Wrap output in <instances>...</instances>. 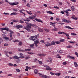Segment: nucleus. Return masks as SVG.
<instances>
[{
    "instance_id": "28",
    "label": "nucleus",
    "mask_w": 78,
    "mask_h": 78,
    "mask_svg": "<svg viewBox=\"0 0 78 78\" xmlns=\"http://www.w3.org/2000/svg\"><path fill=\"white\" fill-rule=\"evenodd\" d=\"M38 30L40 32H43L44 31L41 28H38Z\"/></svg>"
},
{
    "instance_id": "41",
    "label": "nucleus",
    "mask_w": 78,
    "mask_h": 78,
    "mask_svg": "<svg viewBox=\"0 0 78 78\" xmlns=\"http://www.w3.org/2000/svg\"><path fill=\"white\" fill-rule=\"evenodd\" d=\"M25 51H30L31 50V49H25Z\"/></svg>"
},
{
    "instance_id": "32",
    "label": "nucleus",
    "mask_w": 78,
    "mask_h": 78,
    "mask_svg": "<svg viewBox=\"0 0 78 78\" xmlns=\"http://www.w3.org/2000/svg\"><path fill=\"white\" fill-rule=\"evenodd\" d=\"M64 34H65V36H66L67 37H70L69 34H67L64 32Z\"/></svg>"
},
{
    "instance_id": "1",
    "label": "nucleus",
    "mask_w": 78,
    "mask_h": 78,
    "mask_svg": "<svg viewBox=\"0 0 78 78\" xmlns=\"http://www.w3.org/2000/svg\"><path fill=\"white\" fill-rule=\"evenodd\" d=\"M39 37V34H38L37 35H36L34 36H31L30 37V39L33 41H34V44H39V39H37L36 41L35 40L36 39H37V38Z\"/></svg>"
},
{
    "instance_id": "27",
    "label": "nucleus",
    "mask_w": 78,
    "mask_h": 78,
    "mask_svg": "<svg viewBox=\"0 0 78 78\" xmlns=\"http://www.w3.org/2000/svg\"><path fill=\"white\" fill-rule=\"evenodd\" d=\"M64 32L61 31H59L58 32V33L59 34H64Z\"/></svg>"
},
{
    "instance_id": "9",
    "label": "nucleus",
    "mask_w": 78,
    "mask_h": 78,
    "mask_svg": "<svg viewBox=\"0 0 78 78\" xmlns=\"http://www.w3.org/2000/svg\"><path fill=\"white\" fill-rule=\"evenodd\" d=\"M14 27L15 28H17V29H19V28H21L23 27L22 26H21L20 25H16V26H14Z\"/></svg>"
},
{
    "instance_id": "33",
    "label": "nucleus",
    "mask_w": 78,
    "mask_h": 78,
    "mask_svg": "<svg viewBox=\"0 0 78 78\" xmlns=\"http://www.w3.org/2000/svg\"><path fill=\"white\" fill-rule=\"evenodd\" d=\"M37 72H38V70L37 69H35L34 70L35 73H38Z\"/></svg>"
},
{
    "instance_id": "17",
    "label": "nucleus",
    "mask_w": 78,
    "mask_h": 78,
    "mask_svg": "<svg viewBox=\"0 0 78 78\" xmlns=\"http://www.w3.org/2000/svg\"><path fill=\"white\" fill-rule=\"evenodd\" d=\"M13 58L14 59H19L20 58L17 56H15L13 57Z\"/></svg>"
},
{
    "instance_id": "18",
    "label": "nucleus",
    "mask_w": 78,
    "mask_h": 78,
    "mask_svg": "<svg viewBox=\"0 0 78 78\" xmlns=\"http://www.w3.org/2000/svg\"><path fill=\"white\" fill-rule=\"evenodd\" d=\"M55 22H54V23H52V22H50V25H52V26H53V27H54L55 28V23H54Z\"/></svg>"
},
{
    "instance_id": "55",
    "label": "nucleus",
    "mask_w": 78,
    "mask_h": 78,
    "mask_svg": "<svg viewBox=\"0 0 78 78\" xmlns=\"http://www.w3.org/2000/svg\"><path fill=\"white\" fill-rule=\"evenodd\" d=\"M55 43L56 44H59L60 43L58 41H55Z\"/></svg>"
},
{
    "instance_id": "50",
    "label": "nucleus",
    "mask_w": 78,
    "mask_h": 78,
    "mask_svg": "<svg viewBox=\"0 0 78 78\" xmlns=\"http://www.w3.org/2000/svg\"><path fill=\"white\" fill-rule=\"evenodd\" d=\"M9 65L10 66H13V64L11 63H9Z\"/></svg>"
},
{
    "instance_id": "53",
    "label": "nucleus",
    "mask_w": 78,
    "mask_h": 78,
    "mask_svg": "<svg viewBox=\"0 0 78 78\" xmlns=\"http://www.w3.org/2000/svg\"><path fill=\"white\" fill-rule=\"evenodd\" d=\"M34 46V44H31L30 45V47H33Z\"/></svg>"
},
{
    "instance_id": "62",
    "label": "nucleus",
    "mask_w": 78,
    "mask_h": 78,
    "mask_svg": "<svg viewBox=\"0 0 78 78\" xmlns=\"http://www.w3.org/2000/svg\"><path fill=\"white\" fill-rule=\"evenodd\" d=\"M20 58H25V56H20V57H19Z\"/></svg>"
},
{
    "instance_id": "52",
    "label": "nucleus",
    "mask_w": 78,
    "mask_h": 78,
    "mask_svg": "<svg viewBox=\"0 0 78 78\" xmlns=\"http://www.w3.org/2000/svg\"><path fill=\"white\" fill-rule=\"evenodd\" d=\"M4 39H6V40L9 39V38L8 37H4Z\"/></svg>"
},
{
    "instance_id": "60",
    "label": "nucleus",
    "mask_w": 78,
    "mask_h": 78,
    "mask_svg": "<svg viewBox=\"0 0 78 78\" xmlns=\"http://www.w3.org/2000/svg\"><path fill=\"white\" fill-rule=\"evenodd\" d=\"M62 64L63 65H66L67 64V63L66 62H63L62 63Z\"/></svg>"
},
{
    "instance_id": "35",
    "label": "nucleus",
    "mask_w": 78,
    "mask_h": 78,
    "mask_svg": "<svg viewBox=\"0 0 78 78\" xmlns=\"http://www.w3.org/2000/svg\"><path fill=\"white\" fill-rule=\"evenodd\" d=\"M65 22H66V23H70L71 22L69 20H66V21Z\"/></svg>"
},
{
    "instance_id": "23",
    "label": "nucleus",
    "mask_w": 78,
    "mask_h": 78,
    "mask_svg": "<svg viewBox=\"0 0 78 78\" xmlns=\"http://www.w3.org/2000/svg\"><path fill=\"white\" fill-rule=\"evenodd\" d=\"M26 11L28 14H29V15H31V14H32V13H31V11H28L27 10H26Z\"/></svg>"
},
{
    "instance_id": "30",
    "label": "nucleus",
    "mask_w": 78,
    "mask_h": 78,
    "mask_svg": "<svg viewBox=\"0 0 78 78\" xmlns=\"http://www.w3.org/2000/svg\"><path fill=\"white\" fill-rule=\"evenodd\" d=\"M19 45H18V47H21V45H22V42H19Z\"/></svg>"
},
{
    "instance_id": "54",
    "label": "nucleus",
    "mask_w": 78,
    "mask_h": 78,
    "mask_svg": "<svg viewBox=\"0 0 78 78\" xmlns=\"http://www.w3.org/2000/svg\"><path fill=\"white\" fill-rule=\"evenodd\" d=\"M39 63V64H42V62L41 61H38Z\"/></svg>"
},
{
    "instance_id": "14",
    "label": "nucleus",
    "mask_w": 78,
    "mask_h": 78,
    "mask_svg": "<svg viewBox=\"0 0 78 78\" xmlns=\"http://www.w3.org/2000/svg\"><path fill=\"white\" fill-rule=\"evenodd\" d=\"M45 46L46 47H49L51 46V44L49 43V42H46V44H45Z\"/></svg>"
},
{
    "instance_id": "40",
    "label": "nucleus",
    "mask_w": 78,
    "mask_h": 78,
    "mask_svg": "<svg viewBox=\"0 0 78 78\" xmlns=\"http://www.w3.org/2000/svg\"><path fill=\"white\" fill-rule=\"evenodd\" d=\"M19 11L20 12V13H22V14L23 13V12H22V11H23V10L22 9L19 10Z\"/></svg>"
},
{
    "instance_id": "26",
    "label": "nucleus",
    "mask_w": 78,
    "mask_h": 78,
    "mask_svg": "<svg viewBox=\"0 0 78 78\" xmlns=\"http://www.w3.org/2000/svg\"><path fill=\"white\" fill-rule=\"evenodd\" d=\"M50 44L51 45H55V43L54 41H52Z\"/></svg>"
},
{
    "instance_id": "16",
    "label": "nucleus",
    "mask_w": 78,
    "mask_h": 78,
    "mask_svg": "<svg viewBox=\"0 0 78 78\" xmlns=\"http://www.w3.org/2000/svg\"><path fill=\"white\" fill-rule=\"evenodd\" d=\"M46 70H52V68L49 67L48 66L46 68Z\"/></svg>"
},
{
    "instance_id": "63",
    "label": "nucleus",
    "mask_w": 78,
    "mask_h": 78,
    "mask_svg": "<svg viewBox=\"0 0 78 78\" xmlns=\"http://www.w3.org/2000/svg\"><path fill=\"white\" fill-rule=\"evenodd\" d=\"M27 7H30V4L28 3L27 4Z\"/></svg>"
},
{
    "instance_id": "31",
    "label": "nucleus",
    "mask_w": 78,
    "mask_h": 78,
    "mask_svg": "<svg viewBox=\"0 0 78 78\" xmlns=\"http://www.w3.org/2000/svg\"><path fill=\"white\" fill-rule=\"evenodd\" d=\"M74 65L75 67H78V64H77V63H76V62H74Z\"/></svg>"
},
{
    "instance_id": "59",
    "label": "nucleus",
    "mask_w": 78,
    "mask_h": 78,
    "mask_svg": "<svg viewBox=\"0 0 78 78\" xmlns=\"http://www.w3.org/2000/svg\"><path fill=\"white\" fill-rule=\"evenodd\" d=\"M16 72H20V69H16Z\"/></svg>"
},
{
    "instance_id": "6",
    "label": "nucleus",
    "mask_w": 78,
    "mask_h": 78,
    "mask_svg": "<svg viewBox=\"0 0 78 78\" xmlns=\"http://www.w3.org/2000/svg\"><path fill=\"white\" fill-rule=\"evenodd\" d=\"M8 3H9V5H12V6H14V5H19V3L18 2H15L13 3H9V2H8Z\"/></svg>"
},
{
    "instance_id": "5",
    "label": "nucleus",
    "mask_w": 78,
    "mask_h": 78,
    "mask_svg": "<svg viewBox=\"0 0 78 78\" xmlns=\"http://www.w3.org/2000/svg\"><path fill=\"white\" fill-rule=\"evenodd\" d=\"M9 31L10 33L9 34L10 36V40H12V35L14 34V32L12 30H9Z\"/></svg>"
},
{
    "instance_id": "46",
    "label": "nucleus",
    "mask_w": 78,
    "mask_h": 78,
    "mask_svg": "<svg viewBox=\"0 0 78 78\" xmlns=\"http://www.w3.org/2000/svg\"><path fill=\"white\" fill-rule=\"evenodd\" d=\"M71 9H72V10L73 11H74V9H75V8L74 7V6H72L71 7Z\"/></svg>"
},
{
    "instance_id": "61",
    "label": "nucleus",
    "mask_w": 78,
    "mask_h": 78,
    "mask_svg": "<svg viewBox=\"0 0 78 78\" xmlns=\"http://www.w3.org/2000/svg\"><path fill=\"white\" fill-rule=\"evenodd\" d=\"M70 43H71V44H75V42L73 41H69Z\"/></svg>"
},
{
    "instance_id": "34",
    "label": "nucleus",
    "mask_w": 78,
    "mask_h": 78,
    "mask_svg": "<svg viewBox=\"0 0 78 78\" xmlns=\"http://www.w3.org/2000/svg\"><path fill=\"white\" fill-rule=\"evenodd\" d=\"M36 15L35 14L34 15V16H32V17L33 18V19H34V20H35V19H36Z\"/></svg>"
},
{
    "instance_id": "44",
    "label": "nucleus",
    "mask_w": 78,
    "mask_h": 78,
    "mask_svg": "<svg viewBox=\"0 0 78 78\" xmlns=\"http://www.w3.org/2000/svg\"><path fill=\"white\" fill-rule=\"evenodd\" d=\"M67 48H72V46L71 45H69L68 46H67Z\"/></svg>"
},
{
    "instance_id": "12",
    "label": "nucleus",
    "mask_w": 78,
    "mask_h": 78,
    "mask_svg": "<svg viewBox=\"0 0 78 78\" xmlns=\"http://www.w3.org/2000/svg\"><path fill=\"white\" fill-rule=\"evenodd\" d=\"M2 30H6L7 31H9V28L8 27H5L1 28Z\"/></svg>"
},
{
    "instance_id": "7",
    "label": "nucleus",
    "mask_w": 78,
    "mask_h": 78,
    "mask_svg": "<svg viewBox=\"0 0 78 78\" xmlns=\"http://www.w3.org/2000/svg\"><path fill=\"white\" fill-rule=\"evenodd\" d=\"M39 76H40V77H42V78H48V76H47V75H42L41 73H39Z\"/></svg>"
},
{
    "instance_id": "38",
    "label": "nucleus",
    "mask_w": 78,
    "mask_h": 78,
    "mask_svg": "<svg viewBox=\"0 0 78 78\" xmlns=\"http://www.w3.org/2000/svg\"><path fill=\"white\" fill-rule=\"evenodd\" d=\"M66 19L65 18H63L62 20V22H66Z\"/></svg>"
},
{
    "instance_id": "15",
    "label": "nucleus",
    "mask_w": 78,
    "mask_h": 78,
    "mask_svg": "<svg viewBox=\"0 0 78 78\" xmlns=\"http://www.w3.org/2000/svg\"><path fill=\"white\" fill-rule=\"evenodd\" d=\"M35 20H36L37 21V22H41V23H42L43 22H42V21L40 19H38L37 18H35Z\"/></svg>"
},
{
    "instance_id": "43",
    "label": "nucleus",
    "mask_w": 78,
    "mask_h": 78,
    "mask_svg": "<svg viewBox=\"0 0 78 78\" xmlns=\"http://www.w3.org/2000/svg\"><path fill=\"white\" fill-rule=\"evenodd\" d=\"M71 34L72 35V36H76V34L74 33H72Z\"/></svg>"
},
{
    "instance_id": "58",
    "label": "nucleus",
    "mask_w": 78,
    "mask_h": 78,
    "mask_svg": "<svg viewBox=\"0 0 78 78\" xmlns=\"http://www.w3.org/2000/svg\"><path fill=\"white\" fill-rule=\"evenodd\" d=\"M4 14H5V15H7V16H8V15H9V14L8 13H5V12H4Z\"/></svg>"
},
{
    "instance_id": "64",
    "label": "nucleus",
    "mask_w": 78,
    "mask_h": 78,
    "mask_svg": "<svg viewBox=\"0 0 78 78\" xmlns=\"http://www.w3.org/2000/svg\"><path fill=\"white\" fill-rule=\"evenodd\" d=\"M43 6L45 7H47V4H44Z\"/></svg>"
},
{
    "instance_id": "39",
    "label": "nucleus",
    "mask_w": 78,
    "mask_h": 78,
    "mask_svg": "<svg viewBox=\"0 0 78 78\" xmlns=\"http://www.w3.org/2000/svg\"><path fill=\"white\" fill-rule=\"evenodd\" d=\"M12 22H17V20H11Z\"/></svg>"
},
{
    "instance_id": "57",
    "label": "nucleus",
    "mask_w": 78,
    "mask_h": 78,
    "mask_svg": "<svg viewBox=\"0 0 78 78\" xmlns=\"http://www.w3.org/2000/svg\"><path fill=\"white\" fill-rule=\"evenodd\" d=\"M58 4H59V5H62V2H58Z\"/></svg>"
},
{
    "instance_id": "47",
    "label": "nucleus",
    "mask_w": 78,
    "mask_h": 78,
    "mask_svg": "<svg viewBox=\"0 0 78 78\" xmlns=\"http://www.w3.org/2000/svg\"><path fill=\"white\" fill-rule=\"evenodd\" d=\"M60 42H63L64 41V39H61L60 40Z\"/></svg>"
},
{
    "instance_id": "13",
    "label": "nucleus",
    "mask_w": 78,
    "mask_h": 78,
    "mask_svg": "<svg viewBox=\"0 0 78 78\" xmlns=\"http://www.w3.org/2000/svg\"><path fill=\"white\" fill-rule=\"evenodd\" d=\"M24 29L25 30H27V31L28 32H31L32 31V32H34V31L33 30H31L30 29L27 28H24Z\"/></svg>"
},
{
    "instance_id": "21",
    "label": "nucleus",
    "mask_w": 78,
    "mask_h": 78,
    "mask_svg": "<svg viewBox=\"0 0 78 78\" xmlns=\"http://www.w3.org/2000/svg\"><path fill=\"white\" fill-rule=\"evenodd\" d=\"M71 19H75V20H77V18L75 16V15H73L71 17Z\"/></svg>"
},
{
    "instance_id": "37",
    "label": "nucleus",
    "mask_w": 78,
    "mask_h": 78,
    "mask_svg": "<svg viewBox=\"0 0 78 78\" xmlns=\"http://www.w3.org/2000/svg\"><path fill=\"white\" fill-rule=\"evenodd\" d=\"M12 9L14 11H15V12H17L18 11L17 9L14 8Z\"/></svg>"
},
{
    "instance_id": "48",
    "label": "nucleus",
    "mask_w": 78,
    "mask_h": 78,
    "mask_svg": "<svg viewBox=\"0 0 78 78\" xmlns=\"http://www.w3.org/2000/svg\"><path fill=\"white\" fill-rule=\"evenodd\" d=\"M20 22L21 23H24V22L22 20H20Z\"/></svg>"
},
{
    "instance_id": "19",
    "label": "nucleus",
    "mask_w": 78,
    "mask_h": 78,
    "mask_svg": "<svg viewBox=\"0 0 78 78\" xmlns=\"http://www.w3.org/2000/svg\"><path fill=\"white\" fill-rule=\"evenodd\" d=\"M55 22H54V23H52V22H50V25H52V26H53V27H54L55 28V23H54Z\"/></svg>"
},
{
    "instance_id": "10",
    "label": "nucleus",
    "mask_w": 78,
    "mask_h": 78,
    "mask_svg": "<svg viewBox=\"0 0 78 78\" xmlns=\"http://www.w3.org/2000/svg\"><path fill=\"white\" fill-rule=\"evenodd\" d=\"M48 59H49V60L47 59L46 60L47 62H51V63L52 62V61H53V59L51 58V57H48Z\"/></svg>"
},
{
    "instance_id": "29",
    "label": "nucleus",
    "mask_w": 78,
    "mask_h": 78,
    "mask_svg": "<svg viewBox=\"0 0 78 78\" xmlns=\"http://www.w3.org/2000/svg\"><path fill=\"white\" fill-rule=\"evenodd\" d=\"M52 31H57L58 30V28L55 27V28L53 29H52Z\"/></svg>"
},
{
    "instance_id": "51",
    "label": "nucleus",
    "mask_w": 78,
    "mask_h": 78,
    "mask_svg": "<svg viewBox=\"0 0 78 78\" xmlns=\"http://www.w3.org/2000/svg\"><path fill=\"white\" fill-rule=\"evenodd\" d=\"M27 53L29 55H30V54H31V55H33V54H34V53H32V52H27Z\"/></svg>"
},
{
    "instance_id": "25",
    "label": "nucleus",
    "mask_w": 78,
    "mask_h": 78,
    "mask_svg": "<svg viewBox=\"0 0 78 78\" xmlns=\"http://www.w3.org/2000/svg\"><path fill=\"white\" fill-rule=\"evenodd\" d=\"M65 28H68V29H71V30H73V28H72L70 27L69 26H65Z\"/></svg>"
},
{
    "instance_id": "4",
    "label": "nucleus",
    "mask_w": 78,
    "mask_h": 78,
    "mask_svg": "<svg viewBox=\"0 0 78 78\" xmlns=\"http://www.w3.org/2000/svg\"><path fill=\"white\" fill-rule=\"evenodd\" d=\"M50 74H51V75H56V76H59L61 75V73H54L52 72H50Z\"/></svg>"
},
{
    "instance_id": "8",
    "label": "nucleus",
    "mask_w": 78,
    "mask_h": 78,
    "mask_svg": "<svg viewBox=\"0 0 78 78\" xmlns=\"http://www.w3.org/2000/svg\"><path fill=\"white\" fill-rule=\"evenodd\" d=\"M68 11H71V10H70V9H68L64 11V12H66V14L67 16H69Z\"/></svg>"
},
{
    "instance_id": "20",
    "label": "nucleus",
    "mask_w": 78,
    "mask_h": 78,
    "mask_svg": "<svg viewBox=\"0 0 78 78\" xmlns=\"http://www.w3.org/2000/svg\"><path fill=\"white\" fill-rule=\"evenodd\" d=\"M68 58L70 59H75V58L74 57H72L70 55L68 56Z\"/></svg>"
},
{
    "instance_id": "45",
    "label": "nucleus",
    "mask_w": 78,
    "mask_h": 78,
    "mask_svg": "<svg viewBox=\"0 0 78 78\" xmlns=\"http://www.w3.org/2000/svg\"><path fill=\"white\" fill-rule=\"evenodd\" d=\"M59 53L60 54L63 53V51L61 50H60L59 51Z\"/></svg>"
},
{
    "instance_id": "11",
    "label": "nucleus",
    "mask_w": 78,
    "mask_h": 78,
    "mask_svg": "<svg viewBox=\"0 0 78 78\" xmlns=\"http://www.w3.org/2000/svg\"><path fill=\"white\" fill-rule=\"evenodd\" d=\"M37 55L38 56H40V57L41 56H45L46 55V54H37Z\"/></svg>"
},
{
    "instance_id": "2",
    "label": "nucleus",
    "mask_w": 78,
    "mask_h": 78,
    "mask_svg": "<svg viewBox=\"0 0 78 78\" xmlns=\"http://www.w3.org/2000/svg\"><path fill=\"white\" fill-rule=\"evenodd\" d=\"M29 18H27L26 19V20L22 19V20H24V21H25V22H30V19H32L34 21V22H35V20H33V16H30L29 17Z\"/></svg>"
},
{
    "instance_id": "3",
    "label": "nucleus",
    "mask_w": 78,
    "mask_h": 78,
    "mask_svg": "<svg viewBox=\"0 0 78 78\" xmlns=\"http://www.w3.org/2000/svg\"><path fill=\"white\" fill-rule=\"evenodd\" d=\"M31 26L32 27H34L35 26V25L32 24L31 23H30L29 24L26 26V27H25L24 28H27L31 29Z\"/></svg>"
},
{
    "instance_id": "36",
    "label": "nucleus",
    "mask_w": 78,
    "mask_h": 78,
    "mask_svg": "<svg viewBox=\"0 0 78 78\" xmlns=\"http://www.w3.org/2000/svg\"><path fill=\"white\" fill-rule=\"evenodd\" d=\"M44 30L47 32H49L50 31V30L48 29H44Z\"/></svg>"
},
{
    "instance_id": "24",
    "label": "nucleus",
    "mask_w": 78,
    "mask_h": 78,
    "mask_svg": "<svg viewBox=\"0 0 78 78\" xmlns=\"http://www.w3.org/2000/svg\"><path fill=\"white\" fill-rule=\"evenodd\" d=\"M39 60H38L37 59L35 58L34 60V62H39Z\"/></svg>"
},
{
    "instance_id": "22",
    "label": "nucleus",
    "mask_w": 78,
    "mask_h": 78,
    "mask_svg": "<svg viewBox=\"0 0 78 78\" xmlns=\"http://www.w3.org/2000/svg\"><path fill=\"white\" fill-rule=\"evenodd\" d=\"M47 14H55V13L51 12V11H48L47 12Z\"/></svg>"
},
{
    "instance_id": "49",
    "label": "nucleus",
    "mask_w": 78,
    "mask_h": 78,
    "mask_svg": "<svg viewBox=\"0 0 78 78\" xmlns=\"http://www.w3.org/2000/svg\"><path fill=\"white\" fill-rule=\"evenodd\" d=\"M30 56H27L25 57V59H30Z\"/></svg>"
},
{
    "instance_id": "42",
    "label": "nucleus",
    "mask_w": 78,
    "mask_h": 78,
    "mask_svg": "<svg viewBox=\"0 0 78 78\" xmlns=\"http://www.w3.org/2000/svg\"><path fill=\"white\" fill-rule=\"evenodd\" d=\"M57 56H58V58H60V59H61V57L60 56H59V54H57Z\"/></svg>"
},
{
    "instance_id": "56",
    "label": "nucleus",
    "mask_w": 78,
    "mask_h": 78,
    "mask_svg": "<svg viewBox=\"0 0 78 78\" xmlns=\"http://www.w3.org/2000/svg\"><path fill=\"white\" fill-rule=\"evenodd\" d=\"M26 69H29V70H30V69H31V68L28 67V66H26Z\"/></svg>"
}]
</instances>
